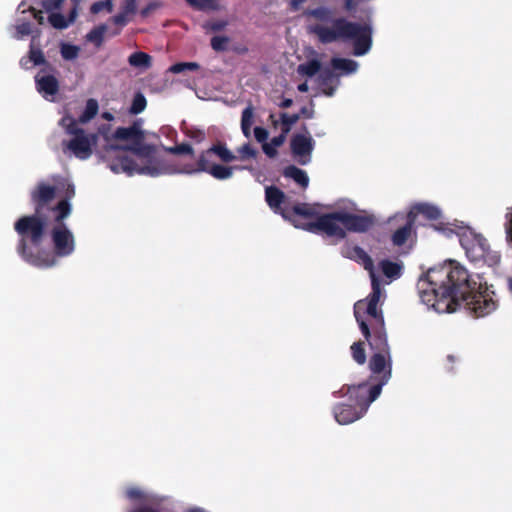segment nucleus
I'll use <instances>...</instances> for the list:
<instances>
[{"mask_svg":"<svg viewBox=\"0 0 512 512\" xmlns=\"http://www.w3.org/2000/svg\"><path fill=\"white\" fill-rule=\"evenodd\" d=\"M341 254L345 258L354 260L362 264L364 269L367 270L370 275H372V273H375L372 258L360 246L346 244L341 248Z\"/></svg>","mask_w":512,"mask_h":512,"instance_id":"obj_17","label":"nucleus"},{"mask_svg":"<svg viewBox=\"0 0 512 512\" xmlns=\"http://www.w3.org/2000/svg\"><path fill=\"white\" fill-rule=\"evenodd\" d=\"M126 496L132 500H140L144 497L143 492L138 488H129L126 491Z\"/></svg>","mask_w":512,"mask_h":512,"instance_id":"obj_55","label":"nucleus"},{"mask_svg":"<svg viewBox=\"0 0 512 512\" xmlns=\"http://www.w3.org/2000/svg\"><path fill=\"white\" fill-rule=\"evenodd\" d=\"M71 213V205L67 200H60L56 205L55 225L50 230L54 257H67L75 250V238L69 228L63 223Z\"/></svg>","mask_w":512,"mask_h":512,"instance_id":"obj_5","label":"nucleus"},{"mask_svg":"<svg viewBox=\"0 0 512 512\" xmlns=\"http://www.w3.org/2000/svg\"><path fill=\"white\" fill-rule=\"evenodd\" d=\"M137 10L136 0H124L122 12L126 15L134 14Z\"/></svg>","mask_w":512,"mask_h":512,"instance_id":"obj_49","label":"nucleus"},{"mask_svg":"<svg viewBox=\"0 0 512 512\" xmlns=\"http://www.w3.org/2000/svg\"><path fill=\"white\" fill-rule=\"evenodd\" d=\"M187 136L200 143L205 139V132L199 129H191L187 132Z\"/></svg>","mask_w":512,"mask_h":512,"instance_id":"obj_52","label":"nucleus"},{"mask_svg":"<svg viewBox=\"0 0 512 512\" xmlns=\"http://www.w3.org/2000/svg\"><path fill=\"white\" fill-rule=\"evenodd\" d=\"M300 119V114H287L285 112L280 113L281 131L284 134H288L291 127L296 124Z\"/></svg>","mask_w":512,"mask_h":512,"instance_id":"obj_36","label":"nucleus"},{"mask_svg":"<svg viewBox=\"0 0 512 512\" xmlns=\"http://www.w3.org/2000/svg\"><path fill=\"white\" fill-rule=\"evenodd\" d=\"M191 7L199 11L218 10L217 0H185Z\"/></svg>","mask_w":512,"mask_h":512,"instance_id":"obj_34","label":"nucleus"},{"mask_svg":"<svg viewBox=\"0 0 512 512\" xmlns=\"http://www.w3.org/2000/svg\"><path fill=\"white\" fill-rule=\"evenodd\" d=\"M386 383L387 378L374 385H369L367 382H362L357 385L345 384L339 390L334 391L333 396H348L351 403L358 407L362 412L366 413L370 404L378 398L383 385Z\"/></svg>","mask_w":512,"mask_h":512,"instance_id":"obj_8","label":"nucleus"},{"mask_svg":"<svg viewBox=\"0 0 512 512\" xmlns=\"http://www.w3.org/2000/svg\"><path fill=\"white\" fill-rule=\"evenodd\" d=\"M234 167L213 164L208 174L218 180L229 179L233 175Z\"/></svg>","mask_w":512,"mask_h":512,"instance_id":"obj_32","label":"nucleus"},{"mask_svg":"<svg viewBox=\"0 0 512 512\" xmlns=\"http://www.w3.org/2000/svg\"><path fill=\"white\" fill-rule=\"evenodd\" d=\"M300 117H306V118H312L314 114V110L312 108H308L306 106H303L299 113Z\"/></svg>","mask_w":512,"mask_h":512,"instance_id":"obj_62","label":"nucleus"},{"mask_svg":"<svg viewBox=\"0 0 512 512\" xmlns=\"http://www.w3.org/2000/svg\"><path fill=\"white\" fill-rule=\"evenodd\" d=\"M357 323L372 351L386 354L390 352L383 315H379L378 320L369 321V323L366 321Z\"/></svg>","mask_w":512,"mask_h":512,"instance_id":"obj_9","label":"nucleus"},{"mask_svg":"<svg viewBox=\"0 0 512 512\" xmlns=\"http://www.w3.org/2000/svg\"><path fill=\"white\" fill-rule=\"evenodd\" d=\"M461 246L471 262H483L494 267L500 263L501 256L498 252L491 250L487 239L481 234L470 232L460 238Z\"/></svg>","mask_w":512,"mask_h":512,"instance_id":"obj_7","label":"nucleus"},{"mask_svg":"<svg viewBox=\"0 0 512 512\" xmlns=\"http://www.w3.org/2000/svg\"><path fill=\"white\" fill-rule=\"evenodd\" d=\"M199 68H200V66L196 62H179V63L173 64L169 68V71L174 74H178V73H182L185 71H197V70H199Z\"/></svg>","mask_w":512,"mask_h":512,"instance_id":"obj_38","label":"nucleus"},{"mask_svg":"<svg viewBox=\"0 0 512 512\" xmlns=\"http://www.w3.org/2000/svg\"><path fill=\"white\" fill-rule=\"evenodd\" d=\"M78 14L79 12L76 11V8H72L68 14V17H65L61 13H52L49 15L48 20L54 28L63 30L66 29L70 24L75 22L76 18L78 17Z\"/></svg>","mask_w":512,"mask_h":512,"instance_id":"obj_23","label":"nucleus"},{"mask_svg":"<svg viewBox=\"0 0 512 512\" xmlns=\"http://www.w3.org/2000/svg\"><path fill=\"white\" fill-rule=\"evenodd\" d=\"M252 124H253V108H252V106H248L242 111L241 126L251 127Z\"/></svg>","mask_w":512,"mask_h":512,"instance_id":"obj_47","label":"nucleus"},{"mask_svg":"<svg viewBox=\"0 0 512 512\" xmlns=\"http://www.w3.org/2000/svg\"><path fill=\"white\" fill-rule=\"evenodd\" d=\"M286 136L287 134H284L282 131L281 133L278 135V136H275L271 139V144L277 148V147H280L284 144L285 140H286Z\"/></svg>","mask_w":512,"mask_h":512,"instance_id":"obj_57","label":"nucleus"},{"mask_svg":"<svg viewBox=\"0 0 512 512\" xmlns=\"http://www.w3.org/2000/svg\"><path fill=\"white\" fill-rule=\"evenodd\" d=\"M61 125L65 127L66 133L71 135L69 141H63V151L71 152L80 160L88 159L93 153V146L97 142V134H86L83 128H80L77 121L71 116H65L61 119Z\"/></svg>","mask_w":512,"mask_h":512,"instance_id":"obj_6","label":"nucleus"},{"mask_svg":"<svg viewBox=\"0 0 512 512\" xmlns=\"http://www.w3.org/2000/svg\"><path fill=\"white\" fill-rule=\"evenodd\" d=\"M380 267L383 274L390 279H397L401 276L402 266L396 262L390 260H382Z\"/></svg>","mask_w":512,"mask_h":512,"instance_id":"obj_28","label":"nucleus"},{"mask_svg":"<svg viewBox=\"0 0 512 512\" xmlns=\"http://www.w3.org/2000/svg\"><path fill=\"white\" fill-rule=\"evenodd\" d=\"M417 288L421 301L438 313H453L463 306L475 317H484L497 308L487 288L454 261L428 269Z\"/></svg>","mask_w":512,"mask_h":512,"instance_id":"obj_1","label":"nucleus"},{"mask_svg":"<svg viewBox=\"0 0 512 512\" xmlns=\"http://www.w3.org/2000/svg\"><path fill=\"white\" fill-rule=\"evenodd\" d=\"M370 278L372 291L367 297V301L360 300L354 304V316L357 322L365 321V315L370 318L369 321L378 320V316L383 315L382 310L377 308L382 293L380 280L375 273H372Z\"/></svg>","mask_w":512,"mask_h":512,"instance_id":"obj_10","label":"nucleus"},{"mask_svg":"<svg viewBox=\"0 0 512 512\" xmlns=\"http://www.w3.org/2000/svg\"><path fill=\"white\" fill-rule=\"evenodd\" d=\"M227 23L225 21H214L207 25L213 31H221L226 27Z\"/></svg>","mask_w":512,"mask_h":512,"instance_id":"obj_59","label":"nucleus"},{"mask_svg":"<svg viewBox=\"0 0 512 512\" xmlns=\"http://www.w3.org/2000/svg\"><path fill=\"white\" fill-rule=\"evenodd\" d=\"M48 225V215L36 212L21 216L14 223V230L19 236L17 253L24 261L38 268H50L57 262L50 251L39 250L33 252L29 247V245L34 247L42 245L47 235Z\"/></svg>","mask_w":512,"mask_h":512,"instance_id":"obj_4","label":"nucleus"},{"mask_svg":"<svg viewBox=\"0 0 512 512\" xmlns=\"http://www.w3.org/2000/svg\"><path fill=\"white\" fill-rule=\"evenodd\" d=\"M99 105L97 100L90 98L86 102V106L82 114L79 116V122L87 123L93 119L98 113Z\"/></svg>","mask_w":512,"mask_h":512,"instance_id":"obj_30","label":"nucleus"},{"mask_svg":"<svg viewBox=\"0 0 512 512\" xmlns=\"http://www.w3.org/2000/svg\"><path fill=\"white\" fill-rule=\"evenodd\" d=\"M97 154L115 174L156 177L171 170L166 161L156 155L155 146L144 142L125 146L106 144Z\"/></svg>","mask_w":512,"mask_h":512,"instance_id":"obj_2","label":"nucleus"},{"mask_svg":"<svg viewBox=\"0 0 512 512\" xmlns=\"http://www.w3.org/2000/svg\"><path fill=\"white\" fill-rule=\"evenodd\" d=\"M504 228L507 239L512 242V206L507 208Z\"/></svg>","mask_w":512,"mask_h":512,"instance_id":"obj_46","label":"nucleus"},{"mask_svg":"<svg viewBox=\"0 0 512 512\" xmlns=\"http://www.w3.org/2000/svg\"><path fill=\"white\" fill-rule=\"evenodd\" d=\"M209 150L224 163H230L237 159V157L227 148L226 144L222 142L212 145Z\"/></svg>","mask_w":512,"mask_h":512,"instance_id":"obj_26","label":"nucleus"},{"mask_svg":"<svg viewBox=\"0 0 512 512\" xmlns=\"http://www.w3.org/2000/svg\"><path fill=\"white\" fill-rule=\"evenodd\" d=\"M129 512H160V510L149 505H142Z\"/></svg>","mask_w":512,"mask_h":512,"instance_id":"obj_60","label":"nucleus"},{"mask_svg":"<svg viewBox=\"0 0 512 512\" xmlns=\"http://www.w3.org/2000/svg\"><path fill=\"white\" fill-rule=\"evenodd\" d=\"M18 33L21 35H29L31 33V25L28 22L22 23L17 27Z\"/></svg>","mask_w":512,"mask_h":512,"instance_id":"obj_61","label":"nucleus"},{"mask_svg":"<svg viewBox=\"0 0 512 512\" xmlns=\"http://www.w3.org/2000/svg\"><path fill=\"white\" fill-rule=\"evenodd\" d=\"M128 62L133 67H149L151 56L141 51L134 52L129 56Z\"/></svg>","mask_w":512,"mask_h":512,"instance_id":"obj_33","label":"nucleus"},{"mask_svg":"<svg viewBox=\"0 0 512 512\" xmlns=\"http://www.w3.org/2000/svg\"><path fill=\"white\" fill-rule=\"evenodd\" d=\"M282 174L285 178L292 179L303 189H306L309 185V177L307 173L295 165L285 167Z\"/></svg>","mask_w":512,"mask_h":512,"instance_id":"obj_24","label":"nucleus"},{"mask_svg":"<svg viewBox=\"0 0 512 512\" xmlns=\"http://www.w3.org/2000/svg\"><path fill=\"white\" fill-rule=\"evenodd\" d=\"M268 135L269 133L265 128L260 126L254 128V136L258 142L265 143L268 138Z\"/></svg>","mask_w":512,"mask_h":512,"instance_id":"obj_50","label":"nucleus"},{"mask_svg":"<svg viewBox=\"0 0 512 512\" xmlns=\"http://www.w3.org/2000/svg\"><path fill=\"white\" fill-rule=\"evenodd\" d=\"M29 58L34 63V65H42L46 63L44 53L41 49L31 48L29 52Z\"/></svg>","mask_w":512,"mask_h":512,"instance_id":"obj_45","label":"nucleus"},{"mask_svg":"<svg viewBox=\"0 0 512 512\" xmlns=\"http://www.w3.org/2000/svg\"><path fill=\"white\" fill-rule=\"evenodd\" d=\"M265 200L268 206L277 213L280 211L281 205L284 203L285 194L276 186H268L265 188Z\"/></svg>","mask_w":512,"mask_h":512,"instance_id":"obj_21","label":"nucleus"},{"mask_svg":"<svg viewBox=\"0 0 512 512\" xmlns=\"http://www.w3.org/2000/svg\"><path fill=\"white\" fill-rule=\"evenodd\" d=\"M342 211L319 215L320 234L342 240L346 238V231L342 226Z\"/></svg>","mask_w":512,"mask_h":512,"instance_id":"obj_13","label":"nucleus"},{"mask_svg":"<svg viewBox=\"0 0 512 512\" xmlns=\"http://www.w3.org/2000/svg\"><path fill=\"white\" fill-rule=\"evenodd\" d=\"M160 6H161V4L159 2H150L144 8L141 9V11H140L141 17H143V18L148 17L152 11L156 10Z\"/></svg>","mask_w":512,"mask_h":512,"instance_id":"obj_53","label":"nucleus"},{"mask_svg":"<svg viewBox=\"0 0 512 512\" xmlns=\"http://www.w3.org/2000/svg\"><path fill=\"white\" fill-rule=\"evenodd\" d=\"M262 150L269 158H274L278 154L276 148L271 143H263Z\"/></svg>","mask_w":512,"mask_h":512,"instance_id":"obj_56","label":"nucleus"},{"mask_svg":"<svg viewBox=\"0 0 512 512\" xmlns=\"http://www.w3.org/2000/svg\"><path fill=\"white\" fill-rule=\"evenodd\" d=\"M293 212L296 215L303 216L306 218H312L317 216L315 209L305 203L295 205L293 207Z\"/></svg>","mask_w":512,"mask_h":512,"instance_id":"obj_40","label":"nucleus"},{"mask_svg":"<svg viewBox=\"0 0 512 512\" xmlns=\"http://www.w3.org/2000/svg\"><path fill=\"white\" fill-rule=\"evenodd\" d=\"M212 155L213 154L211 153L209 148L207 150L202 151L198 157L195 167L188 170V172L189 173H198V172L208 173L214 164V163H211V160H210Z\"/></svg>","mask_w":512,"mask_h":512,"instance_id":"obj_25","label":"nucleus"},{"mask_svg":"<svg viewBox=\"0 0 512 512\" xmlns=\"http://www.w3.org/2000/svg\"><path fill=\"white\" fill-rule=\"evenodd\" d=\"M369 369L375 375H380L379 381H387L391 377V354L390 352H374L369 360Z\"/></svg>","mask_w":512,"mask_h":512,"instance_id":"obj_16","label":"nucleus"},{"mask_svg":"<svg viewBox=\"0 0 512 512\" xmlns=\"http://www.w3.org/2000/svg\"><path fill=\"white\" fill-rule=\"evenodd\" d=\"M331 65L335 70H341L345 74L354 73L358 68V63L356 61L347 58H333L331 60Z\"/></svg>","mask_w":512,"mask_h":512,"instance_id":"obj_27","label":"nucleus"},{"mask_svg":"<svg viewBox=\"0 0 512 512\" xmlns=\"http://www.w3.org/2000/svg\"><path fill=\"white\" fill-rule=\"evenodd\" d=\"M146 106L147 100L145 96L141 92H137L132 99V103L129 108V113L132 115L140 114L145 110Z\"/></svg>","mask_w":512,"mask_h":512,"instance_id":"obj_35","label":"nucleus"},{"mask_svg":"<svg viewBox=\"0 0 512 512\" xmlns=\"http://www.w3.org/2000/svg\"><path fill=\"white\" fill-rule=\"evenodd\" d=\"M351 354L354 361L359 364L363 365L366 362V353L364 348V342L358 341L354 342L351 347Z\"/></svg>","mask_w":512,"mask_h":512,"instance_id":"obj_37","label":"nucleus"},{"mask_svg":"<svg viewBox=\"0 0 512 512\" xmlns=\"http://www.w3.org/2000/svg\"><path fill=\"white\" fill-rule=\"evenodd\" d=\"M60 52L63 59L73 60L78 56L79 47L72 44H63Z\"/></svg>","mask_w":512,"mask_h":512,"instance_id":"obj_43","label":"nucleus"},{"mask_svg":"<svg viewBox=\"0 0 512 512\" xmlns=\"http://www.w3.org/2000/svg\"><path fill=\"white\" fill-rule=\"evenodd\" d=\"M321 69V63L317 59L309 60L305 63H302L298 66L297 72L300 75L313 77L316 75Z\"/></svg>","mask_w":512,"mask_h":512,"instance_id":"obj_29","label":"nucleus"},{"mask_svg":"<svg viewBox=\"0 0 512 512\" xmlns=\"http://www.w3.org/2000/svg\"><path fill=\"white\" fill-rule=\"evenodd\" d=\"M315 141L311 136L295 134L290 141V148L294 159L300 165H307L311 162Z\"/></svg>","mask_w":512,"mask_h":512,"instance_id":"obj_12","label":"nucleus"},{"mask_svg":"<svg viewBox=\"0 0 512 512\" xmlns=\"http://www.w3.org/2000/svg\"><path fill=\"white\" fill-rule=\"evenodd\" d=\"M342 226L345 231L365 233L375 225L373 215H359L342 211Z\"/></svg>","mask_w":512,"mask_h":512,"instance_id":"obj_14","label":"nucleus"},{"mask_svg":"<svg viewBox=\"0 0 512 512\" xmlns=\"http://www.w3.org/2000/svg\"><path fill=\"white\" fill-rule=\"evenodd\" d=\"M414 224L413 219L411 220V218L407 216L406 223L397 228L392 234V244L397 247L404 245L411 236Z\"/></svg>","mask_w":512,"mask_h":512,"instance_id":"obj_22","label":"nucleus"},{"mask_svg":"<svg viewBox=\"0 0 512 512\" xmlns=\"http://www.w3.org/2000/svg\"><path fill=\"white\" fill-rule=\"evenodd\" d=\"M303 229L314 234H320L319 215L316 216L315 221L304 224Z\"/></svg>","mask_w":512,"mask_h":512,"instance_id":"obj_51","label":"nucleus"},{"mask_svg":"<svg viewBox=\"0 0 512 512\" xmlns=\"http://www.w3.org/2000/svg\"><path fill=\"white\" fill-rule=\"evenodd\" d=\"M106 10L107 12H112L113 10V1L112 0H100L94 2L90 7V12L92 14H98L101 11Z\"/></svg>","mask_w":512,"mask_h":512,"instance_id":"obj_42","label":"nucleus"},{"mask_svg":"<svg viewBox=\"0 0 512 512\" xmlns=\"http://www.w3.org/2000/svg\"><path fill=\"white\" fill-rule=\"evenodd\" d=\"M74 195H75L74 186L71 185V184H68L67 189H66V193H65V198L63 200H67L69 202V200L72 197H74Z\"/></svg>","mask_w":512,"mask_h":512,"instance_id":"obj_63","label":"nucleus"},{"mask_svg":"<svg viewBox=\"0 0 512 512\" xmlns=\"http://www.w3.org/2000/svg\"><path fill=\"white\" fill-rule=\"evenodd\" d=\"M57 194L55 186L47 182L40 181L30 192V201L34 212L48 215L50 212L56 213V205L53 204Z\"/></svg>","mask_w":512,"mask_h":512,"instance_id":"obj_11","label":"nucleus"},{"mask_svg":"<svg viewBox=\"0 0 512 512\" xmlns=\"http://www.w3.org/2000/svg\"><path fill=\"white\" fill-rule=\"evenodd\" d=\"M333 414L340 425H347L362 418L365 413L354 404L338 403L333 407Z\"/></svg>","mask_w":512,"mask_h":512,"instance_id":"obj_18","label":"nucleus"},{"mask_svg":"<svg viewBox=\"0 0 512 512\" xmlns=\"http://www.w3.org/2000/svg\"><path fill=\"white\" fill-rule=\"evenodd\" d=\"M65 0H47V9L48 10H59Z\"/></svg>","mask_w":512,"mask_h":512,"instance_id":"obj_58","label":"nucleus"},{"mask_svg":"<svg viewBox=\"0 0 512 512\" xmlns=\"http://www.w3.org/2000/svg\"><path fill=\"white\" fill-rule=\"evenodd\" d=\"M239 159H253L257 155V151L250 145V143H246L238 148Z\"/></svg>","mask_w":512,"mask_h":512,"instance_id":"obj_44","label":"nucleus"},{"mask_svg":"<svg viewBox=\"0 0 512 512\" xmlns=\"http://www.w3.org/2000/svg\"><path fill=\"white\" fill-rule=\"evenodd\" d=\"M141 120H136L129 127H118L112 134L111 140L125 141L127 145H135L145 141V133L141 129Z\"/></svg>","mask_w":512,"mask_h":512,"instance_id":"obj_15","label":"nucleus"},{"mask_svg":"<svg viewBox=\"0 0 512 512\" xmlns=\"http://www.w3.org/2000/svg\"><path fill=\"white\" fill-rule=\"evenodd\" d=\"M342 2L343 11L348 14H353L357 11L362 0H343Z\"/></svg>","mask_w":512,"mask_h":512,"instance_id":"obj_48","label":"nucleus"},{"mask_svg":"<svg viewBox=\"0 0 512 512\" xmlns=\"http://www.w3.org/2000/svg\"><path fill=\"white\" fill-rule=\"evenodd\" d=\"M107 31V26L101 24L93 28L86 36L87 40L93 43L96 47H101L104 41V35Z\"/></svg>","mask_w":512,"mask_h":512,"instance_id":"obj_31","label":"nucleus"},{"mask_svg":"<svg viewBox=\"0 0 512 512\" xmlns=\"http://www.w3.org/2000/svg\"><path fill=\"white\" fill-rule=\"evenodd\" d=\"M36 88L44 97L54 96L59 91V81L53 75H44L35 77Z\"/></svg>","mask_w":512,"mask_h":512,"instance_id":"obj_20","label":"nucleus"},{"mask_svg":"<svg viewBox=\"0 0 512 512\" xmlns=\"http://www.w3.org/2000/svg\"><path fill=\"white\" fill-rule=\"evenodd\" d=\"M166 151L173 155H182V154H188L193 156L194 150L192 146L188 143H181L172 147H167Z\"/></svg>","mask_w":512,"mask_h":512,"instance_id":"obj_39","label":"nucleus"},{"mask_svg":"<svg viewBox=\"0 0 512 512\" xmlns=\"http://www.w3.org/2000/svg\"><path fill=\"white\" fill-rule=\"evenodd\" d=\"M308 15L320 22H331V26L315 25L311 29L322 44L351 41L355 56H363L370 51L373 35L370 23L354 22L345 17L332 19V10L325 6L309 10Z\"/></svg>","mask_w":512,"mask_h":512,"instance_id":"obj_3","label":"nucleus"},{"mask_svg":"<svg viewBox=\"0 0 512 512\" xmlns=\"http://www.w3.org/2000/svg\"><path fill=\"white\" fill-rule=\"evenodd\" d=\"M128 15H126L125 13H123L122 11L120 13H118L117 15H114L112 18H111V21L115 24V25H118V26H125L127 23H128V18H127Z\"/></svg>","mask_w":512,"mask_h":512,"instance_id":"obj_54","label":"nucleus"},{"mask_svg":"<svg viewBox=\"0 0 512 512\" xmlns=\"http://www.w3.org/2000/svg\"><path fill=\"white\" fill-rule=\"evenodd\" d=\"M230 39L227 36H214L211 38V47L217 52H223L228 49Z\"/></svg>","mask_w":512,"mask_h":512,"instance_id":"obj_41","label":"nucleus"},{"mask_svg":"<svg viewBox=\"0 0 512 512\" xmlns=\"http://www.w3.org/2000/svg\"><path fill=\"white\" fill-rule=\"evenodd\" d=\"M333 72L331 70H325L322 72L321 74V78L323 80L324 83L328 82L329 80H331L333 78Z\"/></svg>","mask_w":512,"mask_h":512,"instance_id":"obj_64","label":"nucleus"},{"mask_svg":"<svg viewBox=\"0 0 512 512\" xmlns=\"http://www.w3.org/2000/svg\"><path fill=\"white\" fill-rule=\"evenodd\" d=\"M407 215L408 218H411V220L413 219V222L415 223L418 215H422L427 220H438L441 217V211L434 205L419 203L414 205Z\"/></svg>","mask_w":512,"mask_h":512,"instance_id":"obj_19","label":"nucleus"}]
</instances>
